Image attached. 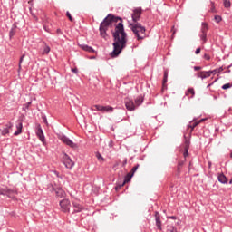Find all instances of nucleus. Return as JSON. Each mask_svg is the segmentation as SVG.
<instances>
[{
  "instance_id": "1",
  "label": "nucleus",
  "mask_w": 232,
  "mask_h": 232,
  "mask_svg": "<svg viewBox=\"0 0 232 232\" xmlns=\"http://www.w3.org/2000/svg\"><path fill=\"white\" fill-rule=\"evenodd\" d=\"M114 26L112 32L113 37V51L111 53V57H118L119 54L126 48L128 44V34L124 30V24H122V18L115 16L111 14H108L103 21L100 24L101 35H106L108 28Z\"/></svg>"
},
{
  "instance_id": "2",
  "label": "nucleus",
  "mask_w": 232,
  "mask_h": 232,
  "mask_svg": "<svg viewBox=\"0 0 232 232\" xmlns=\"http://www.w3.org/2000/svg\"><path fill=\"white\" fill-rule=\"evenodd\" d=\"M128 27L131 30L132 34H134L137 41L146 39V27L143 26L142 24H129Z\"/></svg>"
},
{
  "instance_id": "3",
  "label": "nucleus",
  "mask_w": 232,
  "mask_h": 232,
  "mask_svg": "<svg viewBox=\"0 0 232 232\" xmlns=\"http://www.w3.org/2000/svg\"><path fill=\"white\" fill-rule=\"evenodd\" d=\"M140 15H142V7L134 8L131 14L132 22H128V24H140L139 21H140Z\"/></svg>"
},
{
  "instance_id": "4",
  "label": "nucleus",
  "mask_w": 232,
  "mask_h": 232,
  "mask_svg": "<svg viewBox=\"0 0 232 232\" xmlns=\"http://www.w3.org/2000/svg\"><path fill=\"white\" fill-rule=\"evenodd\" d=\"M58 139L63 142L66 146H69V148H72V150H77L79 148V145L77 143L73 142V140H70L66 135L61 134L58 136Z\"/></svg>"
},
{
  "instance_id": "5",
  "label": "nucleus",
  "mask_w": 232,
  "mask_h": 232,
  "mask_svg": "<svg viewBox=\"0 0 232 232\" xmlns=\"http://www.w3.org/2000/svg\"><path fill=\"white\" fill-rule=\"evenodd\" d=\"M62 162L63 164H64L65 168H67V169H72V168H73V166H75V163L73 162V160H72V158H70V156H68V154L63 153V157H62Z\"/></svg>"
},
{
  "instance_id": "6",
  "label": "nucleus",
  "mask_w": 232,
  "mask_h": 232,
  "mask_svg": "<svg viewBox=\"0 0 232 232\" xmlns=\"http://www.w3.org/2000/svg\"><path fill=\"white\" fill-rule=\"evenodd\" d=\"M71 206L70 199L65 198L60 201V208L63 213H70Z\"/></svg>"
},
{
  "instance_id": "7",
  "label": "nucleus",
  "mask_w": 232,
  "mask_h": 232,
  "mask_svg": "<svg viewBox=\"0 0 232 232\" xmlns=\"http://www.w3.org/2000/svg\"><path fill=\"white\" fill-rule=\"evenodd\" d=\"M124 104H125V108H126V110H128V111H135V110L137 108V105H135V102H133V100H131L130 98H125Z\"/></svg>"
},
{
  "instance_id": "8",
  "label": "nucleus",
  "mask_w": 232,
  "mask_h": 232,
  "mask_svg": "<svg viewBox=\"0 0 232 232\" xmlns=\"http://www.w3.org/2000/svg\"><path fill=\"white\" fill-rule=\"evenodd\" d=\"M36 136L43 144H46V138L44 137V131H43L41 125H37L36 127Z\"/></svg>"
},
{
  "instance_id": "9",
  "label": "nucleus",
  "mask_w": 232,
  "mask_h": 232,
  "mask_svg": "<svg viewBox=\"0 0 232 232\" xmlns=\"http://www.w3.org/2000/svg\"><path fill=\"white\" fill-rule=\"evenodd\" d=\"M15 190H12L8 188H0V195L8 197L9 198H14V194Z\"/></svg>"
},
{
  "instance_id": "10",
  "label": "nucleus",
  "mask_w": 232,
  "mask_h": 232,
  "mask_svg": "<svg viewBox=\"0 0 232 232\" xmlns=\"http://www.w3.org/2000/svg\"><path fill=\"white\" fill-rule=\"evenodd\" d=\"M154 217L157 229L159 231H162V220L160 219V213H159V211H156Z\"/></svg>"
},
{
  "instance_id": "11",
  "label": "nucleus",
  "mask_w": 232,
  "mask_h": 232,
  "mask_svg": "<svg viewBox=\"0 0 232 232\" xmlns=\"http://www.w3.org/2000/svg\"><path fill=\"white\" fill-rule=\"evenodd\" d=\"M12 128H14V124L12 122H8L5 124V128L1 130V135H3V137H6V135L10 133V130H12Z\"/></svg>"
},
{
  "instance_id": "12",
  "label": "nucleus",
  "mask_w": 232,
  "mask_h": 232,
  "mask_svg": "<svg viewBox=\"0 0 232 232\" xmlns=\"http://www.w3.org/2000/svg\"><path fill=\"white\" fill-rule=\"evenodd\" d=\"M211 75H213V72L211 71H201L198 73V77L199 79H208V77H211Z\"/></svg>"
},
{
  "instance_id": "13",
  "label": "nucleus",
  "mask_w": 232,
  "mask_h": 232,
  "mask_svg": "<svg viewBox=\"0 0 232 232\" xmlns=\"http://www.w3.org/2000/svg\"><path fill=\"white\" fill-rule=\"evenodd\" d=\"M15 128L16 130L14 131V137H17V135H21L23 133V121H17Z\"/></svg>"
},
{
  "instance_id": "14",
  "label": "nucleus",
  "mask_w": 232,
  "mask_h": 232,
  "mask_svg": "<svg viewBox=\"0 0 232 232\" xmlns=\"http://www.w3.org/2000/svg\"><path fill=\"white\" fill-rule=\"evenodd\" d=\"M188 151H189V141L186 140L184 143V152H183L184 159H188V157H189Z\"/></svg>"
},
{
  "instance_id": "15",
  "label": "nucleus",
  "mask_w": 232,
  "mask_h": 232,
  "mask_svg": "<svg viewBox=\"0 0 232 232\" xmlns=\"http://www.w3.org/2000/svg\"><path fill=\"white\" fill-rule=\"evenodd\" d=\"M80 48L89 53H95V49L87 44H80Z\"/></svg>"
},
{
  "instance_id": "16",
  "label": "nucleus",
  "mask_w": 232,
  "mask_h": 232,
  "mask_svg": "<svg viewBox=\"0 0 232 232\" xmlns=\"http://www.w3.org/2000/svg\"><path fill=\"white\" fill-rule=\"evenodd\" d=\"M218 180L220 184H227V182H229V179H227V177H226L224 173H219L218 175Z\"/></svg>"
},
{
  "instance_id": "17",
  "label": "nucleus",
  "mask_w": 232,
  "mask_h": 232,
  "mask_svg": "<svg viewBox=\"0 0 232 232\" xmlns=\"http://www.w3.org/2000/svg\"><path fill=\"white\" fill-rule=\"evenodd\" d=\"M72 204L74 208V213H81V211H82V209H84V207H82V205H81L75 201H72Z\"/></svg>"
},
{
  "instance_id": "18",
  "label": "nucleus",
  "mask_w": 232,
  "mask_h": 232,
  "mask_svg": "<svg viewBox=\"0 0 232 232\" xmlns=\"http://www.w3.org/2000/svg\"><path fill=\"white\" fill-rule=\"evenodd\" d=\"M134 101H135L134 104L136 105V108H139V106H140L142 102H144V97L137 96Z\"/></svg>"
},
{
  "instance_id": "19",
  "label": "nucleus",
  "mask_w": 232,
  "mask_h": 232,
  "mask_svg": "<svg viewBox=\"0 0 232 232\" xmlns=\"http://www.w3.org/2000/svg\"><path fill=\"white\" fill-rule=\"evenodd\" d=\"M186 96L188 97V99H193V97H195V89L188 88L186 92Z\"/></svg>"
},
{
  "instance_id": "20",
  "label": "nucleus",
  "mask_w": 232,
  "mask_h": 232,
  "mask_svg": "<svg viewBox=\"0 0 232 232\" xmlns=\"http://www.w3.org/2000/svg\"><path fill=\"white\" fill-rule=\"evenodd\" d=\"M102 112L103 113H113V107L108 105V106H102Z\"/></svg>"
},
{
  "instance_id": "21",
  "label": "nucleus",
  "mask_w": 232,
  "mask_h": 232,
  "mask_svg": "<svg viewBox=\"0 0 232 232\" xmlns=\"http://www.w3.org/2000/svg\"><path fill=\"white\" fill-rule=\"evenodd\" d=\"M55 194H56V197H59L60 198H63V197H64V195H66V193L64 192V190L63 188H57L55 190Z\"/></svg>"
},
{
  "instance_id": "22",
  "label": "nucleus",
  "mask_w": 232,
  "mask_h": 232,
  "mask_svg": "<svg viewBox=\"0 0 232 232\" xmlns=\"http://www.w3.org/2000/svg\"><path fill=\"white\" fill-rule=\"evenodd\" d=\"M16 32H17V25H13L9 32L10 39H12V37H14V35H15Z\"/></svg>"
},
{
  "instance_id": "23",
  "label": "nucleus",
  "mask_w": 232,
  "mask_h": 232,
  "mask_svg": "<svg viewBox=\"0 0 232 232\" xmlns=\"http://www.w3.org/2000/svg\"><path fill=\"white\" fill-rule=\"evenodd\" d=\"M204 121H206V119H201L198 121H194L191 125H189V128H191V130H195V128H197L198 124L204 122Z\"/></svg>"
},
{
  "instance_id": "24",
  "label": "nucleus",
  "mask_w": 232,
  "mask_h": 232,
  "mask_svg": "<svg viewBox=\"0 0 232 232\" xmlns=\"http://www.w3.org/2000/svg\"><path fill=\"white\" fill-rule=\"evenodd\" d=\"M50 50H51V48L48 46V44H44L42 55H48V53H50Z\"/></svg>"
},
{
  "instance_id": "25",
  "label": "nucleus",
  "mask_w": 232,
  "mask_h": 232,
  "mask_svg": "<svg viewBox=\"0 0 232 232\" xmlns=\"http://www.w3.org/2000/svg\"><path fill=\"white\" fill-rule=\"evenodd\" d=\"M133 178V174L131 172H129L125 178H124V182L123 184H126L128 182H130L131 180V179Z\"/></svg>"
},
{
  "instance_id": "26",
  "label": "nucleus",
  "mask_w": 232,
  "mask_h": 232,
  "mask_svg": "<svg viewBox=\"0 0 232 232\" xmlns=\"http://www.w3.org/2000/svg\"><path fill=\"white\" fill-rule=\"evenodd\" d=\"M199 37H200V41H202V44H206V43H208V34L201 33L199 34Z\"/></svg>"
},
{
  "instance_id": "27",
  "label": "nucleus",
  "mask_w": 232,
  "mask_h": 232,
  "mask_svg": "<svg viewBox=\"0 0 232 232\" xmlns=\"http://www.w3.org/2000/svg\"><path fill=\"white\" fill-rule=\"evenodd\" d=\"M201 34H208V24L206 23H202Z\"/></svg>"
},
{
  "instance_id": "28",
  "label": "nucleus",
  "mask_w": 232,
  "mask_h": 232,
  "mask_svg": "<svg viewBox=\"0 0 232 232\" xmlns=\"http://www.w3.org/2000/svg\"><path fill=\"white\" fill-rule=\"evenodd\" d=\"M210 72H212L213 75H217V73H220L221 72H224V67H219V68L214 69Z\"/></svg>"
},
{
  "instance_id": "29",
  "label": "nucleus",
  "mask_w": 232,
  "mask_h": 232,
  "mask_svg": "<svg viewBox=\"0 0 232 232\" xmlns=\"http://www.w3.org/2000/svg\"><path fill=\"white\" fill-rule=\"evenodd\" d=\"M96 159H98L99 162H104V158L99 152L96 153Z\"/></svg>"
},
{
  "instance_id": "30",
  "label": "nucleus",
  "mask_w": 232,
  "mask_h": 232,
  "mask_svg": "<svg viewBox=\"0 0 232 232\" xmlns=\"http://www.w3.org/2000/svg\"><path fill=\"white\" fill-rule=\"evenodd\" d=\"M223 1H224L225 8H230L231 7V1L230 0H223Z\"/></svg>"
},
{
  "instance_id": "31",
  "label": "nucleus",
  "mask_w": 232,
  "mask_h": 232,
  "mask_svg": "<svg viewBox=\"0 0 232 232\" xmlns=\"http://www.w3.org/2000/svg\"><path fill=\"white\" fill-rule=\"evenodd\" d=\"M168 82V71H164V75H163V84H166Z\"/></svg>"
},
{
  "instance_id": "32",
  "label": "nucleus",
  "mask_w": 232,
  "mask_h": 232,
  "mask_svg": "<svg viewBox=\"0 0 232 232\" xmlns=\"http://www.w3.org/2000/svg\"><path fill=\"white\" fill-rule=\"evenodd\" d=\"M232 87L231 83H226L222 86V90H229Z\"/></svg>"
},
{
  "instance_id": "33",
  "label": "nucleus",
  "mask_w": 232,
  "mask_h": 232,
  "mask_svg": "<svg viewBox=\"0 0 232 232\" xmlns=\"http://www.w3.org/2000/svg\"><path fill=\"white\" fill-rule=\"evenodd\" d=\"M139 164H137L136 166H134L132 169H131V171L130 173H132V175H135V172L139 169Z\"/></svg>"
},
{
  "instance_id": "34",
  "label": "nucleus",
  "mask_w": 232,
  "mask_h": 232,
  "mask_svg": "<svg viewBox=\"0 0 232 232\" xmlns=\"http://www.w3.org/2000/svg\"><path fill=\"white\" fill-rule=\"evenodd\" d=\"M214 19H215L216 23H220L222 21V16L215 15Z\"/></svg>"
},
{
  "instance_id": "35",
  "label": "nucleus",
  "mask_w": 232,
  "mask_h": 232,
  "mask_svg": "<svg viewBox=\"0 0 232 232\" xmlns=\"http://www.w3.org/2000/svg\"><path fill=\"white\" fill-rule=\"evenodd\" d=\"M184 166V161H179L178 163V172L180 173V168Z\"/></svg>"
},
{
  "instance_id": "36",
  "label": "nucleus",
  "mask_w": 232,
  "mask_h": 232,
  "mask_svg": "<svg viewBox=\"0 0 232 232\" xmlns=\"http://www.w3.org/2000/svg\"><path fill=\"white\" fill-rule=\"evenodd\" d=\"M94 108L97 110V111H102L103 110L102 105H94Z\"/></svg>"
},
{
  "instance_id": "37",
  "label": "nucleus",
  "mask_w": 232,
  "mask_h": 232,
  "mask_svg": "<svg viewBox=\"0 0 232 232\" xmlns=\"http://www.w3.org/2000/svg\"><path fill=\"white\" fill-rule=\"evenodd\" d=\"M66 15H67L69 21L73 22V17H72V14L68 11L66 12Z\"/></svg>"
},
{
  "instance_id": "38",
  "label": "nucleus",
  "mask_w": 232,
  "mask_h": 232,
  "mask_svg": "<svg viewBox=\"0 0 232 232\" xmlns=\"http://www.w3.org/2000/svg\"><path fill=\"white\" fill-rule=\"evenodd\" d=\"M24 57H25L24 54H23V55L21 56L20 60H19V68H21V64L23 63V61H24Z\"/></svg>"
},
{
  "instance_id": "39",
  "label": "nucleus",
  "mask_w": 232,
  "mask_h": 232,
  "mask_svg": "<svg viewBox=\"0 0 232 232\" xmlns=\"http://www.w3.org/2000/svg\"><path fill=\"white\" fill-rule=\"evenodd\" d=\"M212 7L210 8V12H212L213 14H215V12H217L215 10V4L213 2H211Z\"/></svg>"
},
{
  "instance_id": "40",
  "label": "nucleus",
  "mask_w": 232,
  "mask_h": 232,
  "mask_svg": "<svg viewBox=\"0 0 232 232\" xmlns=\"http://www.w3.org/2000/svg\"><path fill=\"white\" fill-rule=\"evenodd\" d=\"M203 57H204V59H206V61H210V59H211V56H209V54H208V53H205Z\"/></svg>"
},
{
  "instance_id": "41",
  "label": "nucleus",
  "mask_w": 232,
  "mask_h": 232,
  "mask_svg": "<svg viewBox=\"0 0 232 232\" xmlns=\"http://www.w3.org/2000/svg\"><path fill=\"white\" fill-rule=\"evenodd\" d=\"M53 173L58 178L61 179V175H59V172L57 170H53Z\"/></svg>"
},
{
  "instance_id": "42",
  "label": "nucleus",
  "mask_w": 232,
  "mask_h": 232,
  "mask_svg": "<svg viewBox=\"0 0 232 232\" xmlns=\"http://www.w3.org/2000/svg\"><path fill=\"white\" fill-rule=\"evenodd\" d=\"M170 232H177V227H170L169 230Z\"/></svg>"
},
{
  "instance_id": "43",
  "label": "nucleus",
  "mask_w": 232,
  "mask_h": 232,
  "mask_svg": "<svg viewBox=\"0 0 232 232\" xmlns=\"http://www.w3.org/2000/svg\"><path fill=\"white\" fill-rule=\"evenodd\" d=\"M126 164H128V158H124L122 166H126Z\"/></svg>"
},
{
  "instance_id": "44",
  "label": "nucleus",
  "mask_w": 232,
  "mask_h": 232,
  "mask_svg": "<svg viewBox=\"0 0 232 232\" xmlns=\"http://www.w3.org/2000/svg\"><path fill=\"white\" fill-rule=\"evenodd\" d=\"M195 72H198V70H202V67L200 66H194Z\"/></svg>"
},
{
  "instance_id": "45",
  "label": "nucleus",
  "mask_w": 232,
  "mask_h": 232,
  "mask_svg": "<svg viewBox=\"0 0 232 232\" xmlns=\"http://www.w3.org/2000/svg\"><path fill=\"white\" fill-rule=\"evenodd\" d=\"M72 73H78L79 70L77 68H72Z\"/></svg>"
},
{
  "instance_id": "46",
  "label": "nucleus",
  "mask_w": 232,
  "mask_h": 232,
  "mask_svg": "<svg viewBox=\"0 0 232 232\" xmlns=\"http://www.w3.org/2000/svg\"><path fill=\"white\" fill-rule=\"evenodd\" d=\"M31 105H32V102H29L25 104V108L28 110V108H30Z\"/></svg>"
},
{
  "instance_id": "47",
  "label": "nucleus",
  "mask_w": 232,
  "mask_h": 232,
  "mask_svg": "<svg viewBox=\"0 0 232 232\" xmlns=\"http://www.w3.org/2000/svg\"><path fill=\"white\" fill-rule=\"evenodd\" d=\"M200 48H197L195 51L196 55H198V53H200Z\"/></svg>"
},
{
  "instance_id": "48",
  "label": "nucleus",
  "mask_w": 232,
  "mask_h": 232,
  "mask_svg": "<svg viewBox=\"0 0 232 232\" xmlns=\"http://www.w3.org/2000/svg\"><path fill=\"white\" fill-rule=\"evenodd\" d=\"M169 218L170 220H177V217L176 216H170V217H169Z\"/></svg>"
},
{
  "instance_id": "49",
  "label": "nucleus",
  "mask_w": 232,
  "mask_h": 232,
  "mask_svg": "<svg viewBox=\"0 0 232 232\" xmlns=\"http://www.w3.org/2000/svg\"><path fill=\"white\" fill-rule=\"evenodd\" d=\"M31 15L34 17V19H35V21H38V18L35 16L34 13H32V11H31Z\"/></svg>"
},
{
  "instance_id": "50",
  "label": "nucleus",
  "mask_w": 232,
  "mask_h": 232,
  "mask_svg": "<svg viewBox=\"0 0 232 232\" xmlns=\"http://www.w3.org/2000/svg\"><path fill=\"white\" fill-rule=\"evenodd\" d=\"M209 86H211V84H208V85L207 86V88H209Z\"/></svg>"
},
{
  "instance_id": "51",
  "label": "nucleus",
  "mask_w": 232,
  "mask_h": 232,
  "mask_svg": "<svg viewBox=\"0 0 232 232\" xmlns=\"http://www.w3.org/2000/svg\"><path fill=\"white\" fill-rule=\"evenodd\" d=\"M44 122H48V121L45 119V120H44Z\"/></svg>"
}]
</instances>
